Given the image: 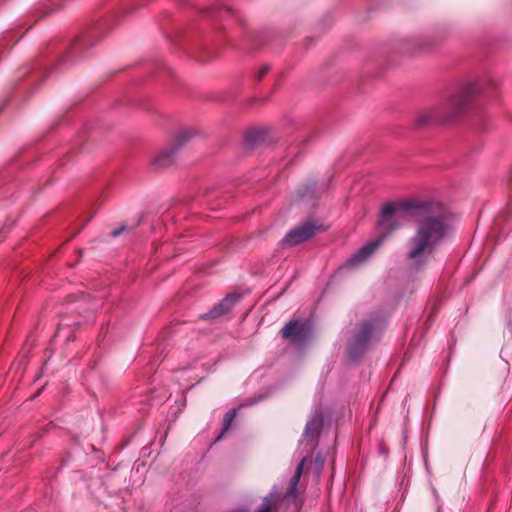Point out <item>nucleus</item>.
Instances as JSON below:
<instances>
[{
	"mask_svg": "<svg viewBox=\"0 0 512 512\" xmlns=\"http://www.w3.org/2000/svg\"><path fill=\"white\" fill-rule=\"evenodd\" d=\"M306 461V458H303L300 463L297 465L296 467V470H295V473L293 475V477L291 478L290 480V484H289V487H288V490H287V495L292 498L293 500H295L298 496V483L300 481V478H301V475L303 473V469H304V463Z\"/></svg>",
	"mask_w": 512,
	"mask_h": 512,
	"instance_id": "nucleus-9",
	"label": "nucleus"
},
{
	"mask_svg": "<svg viewBox=\"0 0 512 512\" xmlns=\"http://www.w3.org/2000/svg\"><path fill=\"white\" fill-rule=\"evenodd\" d=\"M236 417V411L233 409V410H230L228 411L225 416H224V420H223V429H222V432L221 434L218 436L217 440H219L225 432H227L232 424V422L234 421Z\"/></svg>",
	"mask_w": 512,
	"mask_h": 512,
	"instance_id": "nucleus-11",
	"label": "nucleus"
},
{
	"mask_svg": "<svg viewBox=\"0 0 512 512\" xmlns=\"http://www.w3.org/2000/svg\"><path fill=\"white\" fill-rule=\"evenodd\" d=\"M270 67L268 65H263L260 70L258 71V73L256 74V77L258 79H261L268 71H269Z\"/></svg>",
	"mask_w": 512,
	"mask_h": 512,
	"instance_id": "nucleus-12",
	"label": "nucleus"
},
{
	"mask_svg": "<svg viewBox=\"0 0 512 512\" xmlns=\"http://www.w3.org/2000/svg\"><path fill=\"white\" fill-rule=\"evenodd\" d=\"M447 118L441 115V108L433 107L423 111L416 118V125L423 126L431 123H437L441 121H446Z\"/></svg>",
	"mask_w": 512,
	"mask_h": 512,
	"instance_id": "nucleus-7",
	"label": "nucleus"
},
{
	"mask_svg": "<svg viewBox=\"0 0 512 512\" xmlns=\"http://www.w3.org/2000/svg\"><path fill=\"white\" fill-rule=\"evenodd\" d=\"M193 136L191 129H182L174 140L165 148L160 150L152 160V167L156 170L170 166L175 159L178 150Z\"/></svg>",
	"mask_w": 512,
	"mask_h": 512,
	"instance_id": "nucleus-2",
	"label": "nucleus"
},
{
	"mask_svg": "<svg viewBox=\"0 0 512 512\" xmlns=\"http://www.w3.org/2000/svg\"><path fill=\"white\" fill-rule=\"evenodd\" d=\"M128 228L126 225H122L120 228L118 229H115L111 232V236L112 237H118L121 233H123L124 231H126Z\"/></svg>",
	"mask_w": 512,
	"mask_h": 512,
	"instance_id": "nucleus-13",
	"label": "nucleus"
},
{
	"mask_svg": "<svg viewBox=\"0 0 512 512\" xmlns=\"http://www.w3.org/2000/svg\"><path fill=\"white\" fill-rule=\"evenodd\" d=\"M281 335L290 341H300L305 337V327L300 321H290L282 328Z\"/></svg>",
	"mask_w": 512,
	"mask_h": 512,
	"instance_id": "nucleus-6",
	"label": "nucleus"
},
{
	"mask_svg": "<svg viewBox=\"0 0 512 512\" xmlns=\"http://www.w3.org/2000/svg\"><path fill=\"white\" fill-rule=\"evenodd\" d=\"M89 42H90V39H88V38H83V37H79V38H77V39L75 40L74 45H76V44H80V45H82V46H85V47H86V46L89 44Z\"/></svg>",
	"mask_w": 512,
	"mask_h": 512,
	"instance_id": "nucleus-14",
	"label": "nucleus"
},
{
	"mask_svg": "<svg viewBox=\"0 0 512 512\" xmlns=\"http://www.w3.org/2000/svg\"><path fill=\"white\" fill-rule=\"evenodd\" d=\"M240 296L236 294L225 297L220 303L215 305L209 312L210 317H219L228 313L231 308L239 301Z\"/></svg>",
	"mask_w": 512,
	"mask_h": 512,
	"instance_id": "nucleus-8",
	"label": "nucleus"
},
{
	"mask_svg": "<svg viewBox=\"0 0 512 512\" xmlns=\"http://www.w3.org/2000/svg\"><path fill=\"white\" fill-rule=\"evenodd\" d=\"M409 215L418 219L415 232L406 245L405 260L411 269H422L450 229L447 216L440 211V206L429 201L386 204L378 222L385 235L364 245L350 258V264L358 265L365 261L381 245L386 235L400 227Z\"/></svg>",
	"mask_w": 512,
	"mask_h": 512,
	"instance_id": "nucleus-1",
	"label": "nucleus"
},
{
	"mask_svg": "<svg viewBox=\"0 0 512 512\" xmlns=\"http://www.w3.org/2000/svg\"><path fill=\"white\" fill-rule=\"evenodd\" d=\"M322 420L320 417H313L306 424L304 431V439L313 442L320 432Z\"/></svg>",
	"mask_w": 512,
	"mask_h": 512,
	"instance_id": "nucleus-10",
	"label": "nucleus"
},
{
	"mask_svg": "<svg viewBox=\"0 0 512 512\" xmlns=\"http://www.w3.org/2000/svg\"><path fill=\"white\" fill-rule=\"evenodd\" d=\"M377 330V325L370 322H363L350 342V352L353 356L362 351L368 341L372 338Z\"/></svg>",
	"mask_w": 512,
	"mask_h": 512,
	"instance_id": "nucleus-4",
	"label": "nucleus"
},
{
	"mask_svg": "<svg viewBox=\"0 0 512 512\" xmlns=\"http://www.w3.org/2000/svg\"><path fill=\"white\" fill-rule=\"evenodd\" d=\"M480 92V86L476 82L468 83L462 89L451 97L448 108L452 110L453 114L461 113L470 99Z\"/></svg>",
	"mask_w": 512,
	"mask_h": 512,
	"instance_id": "nucleus-3",
	"label": "nucleus"
},
{
	"mask_svg": "<svg viewBox=\"0 0 512 512\" xmlns=\"http://www.w3.org/2000/svg\"><path fill=\"white\" fill-rule=\"evenodd\" d=\"M314 232V225L311 223H304L287 233L283 239V242L289 246H294L309 239L314 234Z\"/></svg>",
	"mask_w": 512,
	"mask_h": 512,
	"instance_id": "nucleus-5",
	"label": "nucleus"
}]
</instances>
